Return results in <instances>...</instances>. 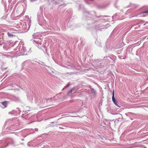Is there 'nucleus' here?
Listing matches in <instances>:
<instances>
[{
	"label": "nucleus",
	"instance_id": "obj_1",
	"mask_svg": "<svg viewBox=\"0 0 148 148\" xmlns=\"http://www.w3.org/2000/svg\"><path fill=\"white\" fill-rule=\"evenodd\" d=\"M112 99L113 102L115 104V105L117 106L120 108L121 106L118 105V102L116 100L114 97V91L112 93Z\"/></svg>",
	"mask_w": 148,
	"mask_h": 148
},
{
	"label": "nucleus",
	"instance_id": "obj_2",
	"mask_svg": "<svg viewBox=\"0 0 148 148\" xmlns=\"http://www.w3.org/2000/svg\"><path fill=\"white\" fill-rule=\"evenodd\" d=\"M36 45L39 49H41L42 46V43L39 42H36Z\"/></svg>",
	"mask_w": 148,
	"mask_h": 148
},
{
	"label": "nucleus",
	"instance_id": "obj_3",
	"mask_svg": "<svg viewBox=\"0 0 148 148\" xmlns=\"http://www.w3.org/2000/svg\"><path fill=\"white\" fill-rule=\"evenodd\" d=\"M7 34L8 35V36L10 37H13L14 36H15V35H13L10 33L9 32L7 33Z\"/></svg>",
	"mask_w": 148,
	"mask_h": 148
},
{
	"label": "nucleus",
	"instance_id": "obj_4",
	"mask_svg": "<svg viewBox=\"0 0 148 148\" xmlns=\"http://www.w3.org/2000/svg\"><path fill=\"white\" fill-rule=\"evenodd\" d=\"M91 91L94 95L96 93V91L93 88H91Z\"/></svg>",
	"mask_w": 148,
	"mask_h": 148
},
{
	"label": "nucleus",
	"instance_id": "obj_5",
	"mask_svg": "<svg viewBox=\"0 0 148 148\" xmlns=\"http://www.w3.org/2000/svg\"><path fill=\"white\" fill-rule=\"evenodd\" d=\"M2 104L5 107H6L7 105V103L6 101H4L2 103Z\"/></svg>",
	"mask_w": 148,
	"mask_h": 148
},
{
	"label": "nucleus",
	"instance_id": "obj_6",
	"mask_svg": "<svg viewBox=\"0 0 148 148\" xmlns=\"http://www.w3.org/2000/svg\"><path fill=\"white\" fill-rule=\"evenodd\" d=\"M93 0H85V1L88 3H90V2L92 1Z\"/></svg>",
	"mask_w": 148,
	"mask_h": 148
},
{
	"label": "nucleus",
	"instance_id": "obj_7",
	"mask_svg": "<svg viewBox=\"0 0 148 148\" xmlns=\"http://www.w3.org/2000/svg\"><path fill=\"white\" fill-rule=\"evenodd\" d=\"M104 28V26H103V27H101H101H99L98 29H99V30H101V29H103V28Z\"/></svg>",
	"mask_w": 148,
	"mask_h": 148
},
{
	"label": "nucleus",
	"instance_id": "obj_8",
	"mask_svg": "<svg viewBox=\"0 0 148 148\" xmlns=\"http://www.w3.org/2000/svg\"><path fill=\"white\" fill-rule=\"evenodd\" d=\"M148 12V11H145L143 12V13H145Z\"/></svg>",
	"mask_w": 148,
	"mask_h": 148
},
{
	"label": "nucleus",
	"instance_id": "obj_9",
	"mask_svg": "<svg viewBox=\"0 0 148 148\" xmlns=\"http://www.w3.org/2000/svg\"><path fill=\"white\" fill-rule=\"evenodd\" d=\"M35 130L36 131H38V129L37 128H35Z\"/></svg>",
	"mask_w": 148,
	"mask_h": 148
},
{
	"label": "nucleus",
	"instance_id": "obj_10",
	"mask_svg": "<svg viewBox=\"0 0 148 148\" xmlns=\"http://www.w3.org/2000/svg\"><path fill=\"white\" fill-rule=\"evenodd\" d=\"M66 87H67L69 86V85L68 84L67 85H66Z\"/></svg>",
	"mask_w": 148,
	"mask_h": 148
},
{
	"label": "nucleus",
	"instance_id": "obj_11",
	"mask_svg": "<svg viewBox=\"0 0 148 148\" xmlns=\"http://www.w3.org/2000/svg\"><path fill=\"white\" fill-rule=\"evenodd\" d=\"M73 88L71 90V92H72V91H73Z\"/></svg>",
	"mask_w": 148,
	"mask_h": 148
},
{
	"label": "nucleus",
	"instance_id": "obj_12",
	"mask_svg": "<svg viewBox=\"0 0 148 148\" xmlns=\"http://www.w3.org/2000/svg\"><path fill=\"white\" fill-rule=\"evenodd\" d=\"M89 14H89H88V13H85V15H86V14Z\"/></svg>",
	"mask_w": 148,
	"mask_h": 148
},
{
	"label": "nucleus",
	"instance_id": "obj_13",
	"mask_svg": "<svg viewBox=\"0 0 148 148\" xmlns=\"http://www.w3.org/2000/svg\"><path fill=\"white\" fill-rule=\"evenodd\" d=\"M62 1L61 0H59L58 1V2H60V1Z\"/></svg>",
	"mask_w": 148,
	"mask_h": 148
}]
</instances>
